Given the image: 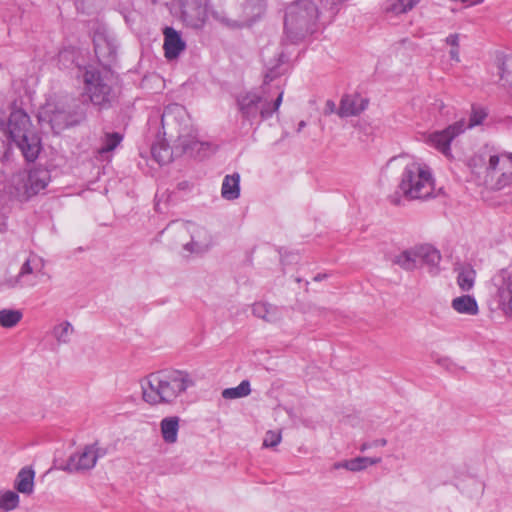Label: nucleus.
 Segmentation results:
<instances>
[{
    "label": "nucleus",
    "mask_w": 512,
    "mask_h": 512,
    "mask_svg": "<svg viewBox=\"0 0 512 512\" xmlns=\"http://www.w3.org/2000/svg\"><path fill=\"white\" fill-rule=\"evenodd\" d=\"M185 116V108L180 104H170L164 109L161 116L164 134H167L166 128L176 129L178 136L174 148H170L163 140L152 145V157L160 165L167 164L173 160V157H179L183 154L202 159L215 152V146L208 142L199 141L194 129L187 123H182Z\"/></svg>",
    "instance_id": "1"
},
{
    "label": "nucleus",
    "mask_w": 512,
    "mask_h": 512,
    "mask_svg": "<svg viewBox=\"0 0 512 512\" xmlns=\"http://www.w3.org/2000/svg\"><path fill=\"white\" fill-rule=\"evenodd\" d=\"M262 61L265 66L264 82L261 94L246 92L237 97V106L244 120L252 123L258 116L262 120L270 118L276 112L283 100V90L275 87L276 98L272 100L267 91V85L287 70V58L283 51L267 46L262 50Z\"/></svg>",
    "instance_id": "2"
},
{
    "label": "nucleus",
    "mask_w": 512,
    "mask_h": 512,
    "mask_svg": "<svg viewBox=\"0 0 512 512\" xmlns=\"http://www.w3.org/2000/svg\"><path fill=\"white\" fill-rule=\"evenodd\" d=\"M142 400L151 405H171L195 385L184 370L164 369L152 372L140 381Z\"/></svg>",
    "instance_id": "3"
},
{
    "label": "nucleus",
    "mask_w": 512,
    "mask_h": 512,
    "mask_svg": "<svg viewBox=\"0 0 512 512\" xmlns=\"http://www.w3.org/2000/svg\"><path fill=\"white\" fill-rule=\"evenodd\" d=\"M0 142L14 144L27 161H34L41 151L40 137L32 129L28 114L22 109H13L7 118L0 110Z\"/></svg>",
    "instance_id": "4"
},
{
    "label": "nucleus",
    "mask_w": 512,
    "mask_h": 512,
    "mask_svg": "<svg viewBox=\"0 0 512 512\" xmlns=\"http://www.w3.org/2000/svg\"><path fill=\"white\" fill-rule=\"evenodd\" d=\"M398 189L408 200L431 197L434 191L431 169L419 161L408 162L403 169Z\"/></svg>",
    "instance_id": "5"
},
{
    "label": "nucleus",
    "mask_w": 512,
    "mask_h": 512,
    "mask_svg": "<svg viewBox=\"0 0 512 512\" xmlns=\"http://www.w3.org/2000/svg\"><path fill=\"white\" fill-rule=\"evenodd\" d=\"M477 157L471 160L475 173L483 174L484 182L495 189L512 185V153H488L482 157L483 171H477Z\"/></svg>",
    "instance_id": "6"
},
{
    "label": "nucleus",
    "mask_w": 512,
    "mask_h": 512,
    "mask_svg": "<svg viewBox=\"0 0 512 512\" xmlns=\"http://www.w3.org/2000/svg\"><path fill=\"white\" fill-rule=\"evenodd\" d=\"M440 261L441 255L439 251L430 245H421L403 250L393 259L394 264L406 271H413L426 265L431 274L438 272Z\"/></svg>",
    "instance_id": "7"
},
{
    "label": "nucleus",
    "mask_w": 512,
    "mask_h": 512,
    "mask_svg": "<svg viewBox=\"0 0 512 512\" xmlns=\"http://www.w3.org/2000/svg\"><path fill=\"white\" fill-rule=\"evenodd\" d=\"M39 122L48 124L56 134L67 127L79 124L85 119V112L81 107L72 110L63 104H46L39 112Z\"/></svg>",
    "instance_id": "8"
},
{
    "label": "nucleus",
    "mask_w": 512,
    "mask_h": 512,
    "mask_svg": "<svg viewBox=\"0 0 512 512\" xmlns=\"http://www.w3.org/2000/svg\"><path fill=\"white\" fill-rule=\"evenodd\" d=\"M487 114L485 111L474 109L469 122L466 123L464 119H461L447 128L441 131H436L428 136L427 142L435 149L443 153L444 155H450V144L460 134H462L467 128L480 125L486 118Z\"/></svg>",
    "instance_id": "9"
},
{
    "label": "nucleus",
    "mask_w": 512,
    "mask_h": 512,
    "mask_svg": "<svg viewBox=\"0 0 512 512\" xmlns=\"http://www.w3.org/2000/svg\"><path fill=\"white\" fill-rule=\"evenodd\" d=\"M318 9L311 0H298L290 4L285 13L284 27L287 33L302 34L317 19Z\"/></svg>",
    "instance_id": "10"
},
{
    "label": "nucleus",
    "mask_w": 512,
    "mask_h": 512,
    "mask_svg": "<svg viewBox=\"0 0 512 512\" xmlns=\"http://www.w3.org/2000/svg\"><path fill=\"white\" fill-rule=\"evenodd\" d=\"M84 91L91 103L100 108H108L115 99V93L104 77L95 69H86L83 73Z\"/></svg>",
    "instance_id": "11"
},
{
    "label": "nucleus",
    "mask_w": 512,
    "mask_h": 512,
    "mask_svg": "<svg viewBox=\"0 0 512 512\" xmlns=\"http://www.w3.org/2000/svg\"><path fill=\"white\" fill-rule=\"evenodd\" d=\"M489 295L492 303L498 307L505 316L512 318V271L498 270L491 278Z\"/></svg>",
    "instance_id": "12"
},
{
    "label": "nucleus",
    "mask_w": 512,
    "mask_h": 512,
    "mask_svg": "<svg viewBox=\"0 0 512 512\" xmlns=\"http://www.w3.org/2000/svg\"><path fill=\"white\" fill-rule=\"evenodd\" d=\"M50 181L49 171L38 168L13 177L18 196L30 198L45 189Z\"/></svg>",
    "instance_id": "13"
},
{
    "label": "nucleus",
    "mask_w": 512,
    "mask_h": 512,
    "mask_svg": "<svg viewBox=\"0 0 512 512\" xmlns=\"http://www.w3.org/2000/svg\"><path fill=\"white\" fill-rule=\"evenodd\" d=\"M107 454V449L100 447L98 443L86 445L81 451L75 452L68 458L62 470L73 473L91 470L97 460Z\"/></svg>",
    "instance_id": "14"
},
{
    "label": "nucleus",
    "mask_w": 512,
    "mask_h": 512,
    "mask_svg": "<svg viewBox=\"0 0 512 512\" xmlns=\"http://www.w3.org/2000/svg\"><path fill=\"white\" fill-rule=\"evenodd\" d=\"M209 0H180L181 15L187 26L201 29L208 18Z\"/></svg>",
    "instance_id": "15"
},
{
    "label": "nucleus",
    "mask_w": 512,
    "mask_h": 512,
    "mask_svg": "<svg viewBox=\"0 0 512 512\" xmlns=\"http://www.w3.org/2000/svg\"><path fill=\"white\" fill-rule=\"evenodd\" d=\"M182 226L191 236L190 242L184 245V250L189 253L201 254L211 247L212 238L205 228L190 222L184 223Z\"/></svg>",
    "instance_id": "16"
},
{
    "label": "nucleus",
    "mask_w": 512,
    "mask_h": 512,
    "mask_svg": "<svg viewBox=\"0 0 512 512\" xmlns=\"http://www.w3.org/2000/svg\"><path fill=\"white\" fill-rule=\"evenodd\" d=\"M368 103L369 100L359 94H347L342 97L337 113L342 118L358 116L367 108Z\"/></svg>",
    "instance_id": "17"
},
{
    "label": "nucleus",
    "mask_w": 512,
    "mask_h": 512,
    "mask_svg": "<svg viewBox=\"0 0 512 512\" xmlns=\"http://www.w3.org/2000/svg\"><path fill=\"white\" fill-rule=\"evenodd\" d=\"M164 51L165 57L169 60L177 58L185 50L186 44L180 34L172 27L164 29Z\"/></svg>",
    "instance_id": "18"
},
{
    "label": "nucleus",
    "mask_w": 512,
    "mask_h": 512,
    "mask_svg": "<svg viewBox=\"0 0 512 512\" xmlns=\"http://www.w3.org/2000/svg\"><path fill=\"white\" fill-rule=\"evenodd\" d=\"M252 314L267 323H277L282 319V310L265 302L254 303Z\"/></svg>",
    "instance_id": "19"
},
{
    "label": "nucleus",
    "mask_w": 512,
    "mask_h": 512,
    "mask_svg": "<svg viewBox=\"0 0 512 512\" xmlns=\"http://www.w3.org/2000/svg\"><path fill=\"white\" fill-rule=\"evenodd\" d=\"M180 427V418L178 416H168L161 420L160 431L163 441L167 444H174L178 440V431Z\"/></svg>",
    "instance_id": "20"
},
{
    "label": "nucleus",
    "mask_w": 512,
    "mask_h": 512,
    "mask_svg": "<svg viewBox=\"0 0 512 512\" xmlns=\"http://www.w3.org/2000/svg\"><path fill=\"white\" fill-rule=\"evenodd\" d=\"M35 471L31 467H23L17 474L14 487L22 494L30 495L34 491Z\"/></svg>",
    "instance_id": "21"
},
{
    "label": "nucleus",
    "mask_w": 512,
    "mask_h": 512,
    "mask_svg": "<svg viewBox=\"0 0 512 512\" xmlns=\"http://www.w3.org/2000/svg\"><path fill=\"white\" fill-rule=\"evenodd\" d=\"M451 307L459 314L475 316L479 312L476 299L471 295L456 297L451 302Z\"/></svg>",
    "instance_id": "22"
},
{
    "label": "nucleus",
    "mask_w": 512,
    "mask_h": 512,
    "mask_svg": "<svg viewBox=\"0 0 512 512\" xmlns=\"http://www.w3.org/2000/svg\"><path fill=\"white\" fill-rule=\"evenodd\" d=\"M221 195L226 200H235L240 195V175H226L221 188Z\"/></svg>",
    "instance_id": "23"
},
{
    "label": "nucleus",
    "mask_w": 512,
    "mask_h": 512,
    "mask_svg": "<svg viewBox=\"0 0 512 512\" xmlns=\"http://www.w3.org/2000/svg\"><path fill=\"white\" fill-rule=\"evenodd\" d=\"M123 135L119 132H105L100 139V146L97 148V155L102 157L104 154L112 152L122 142Z\"/></svg>",
    "instance_id": "24"
},
{
    "label": "nucleus",
    "mask_w": 512,
    "mask_h": 512,
    "mask_svg": "<svg viewBox=\"0 0 512 512\" xmlns=\"http://www.w3.org/2000/svg\"><path fill=\"white\" fill-rule=\"evenodd\" d=\"M457 284L459 288L468 292L474 287L476 271L470 265H463L458 268Z\"/></svg>",
    "instance_id": "25"
},
{
    "label": "nucleus",
    "mask_w": 512,
    "mask_h": 512,
    "mask_svg": "<svg viewBox=\"0 0 512 512\" xmlns=\"http://www.w3.org/2000/svg\"><path fill=\"white\" fill-rule=\"evenodd\" d=\"M44 268L43 260L37 255H31L21 265L18 274L15 277L25 278L33 274H41Z\"/></svg>",
    "instance_id": "26"
},
{
    "label": "nucleus",
    "mask_w": 512,
    "mask_h": 512,
    "mask_svg": "<svg viewBox=\"0 0 512 512\" xmlns=\"http://www.w3.org/2000/svg\"><path fill=\"white\" fill-rule=\"evenodd\" d=\"M419 0H387L384 6L386 14L399 15L413 9Z\"/></svg>",
    "instance_id": "27"
},
{
    "label": "nucleus",
    "mask_w": 512,
    "mask_h": 512,
    "mask_svg": "<svg viewBox=\"0 0 512 512\" xmlns=\"http://www.w3.org/2000/svg\"><path fill=\"white\" fill-rule=\"evenodd\" d=\"M74 334V327L69 321H62L52 329V336L59 345L68 344Z\"/></svg>",
    "instance_id": "28"
},
{
    "label": "nucleus",
    "mask_w": 512,
    "mask_h": 512,
    "mask_svg": "<svg viewBox=\"0 0 512 512\" xmlns=\"http://www.w3.org/2000/svg\"><path fill=\"white\" fill-rule=\"evenodd\" d=\"M38 276L39 274H33L31 276H26L25 278L9 277L5 279L3 285L10 289L31 288L37 285Z\"/></svg>",
    "instance_id": "29"
},
{
    "label": "nucleus",
    "mask_w": 512,
    "mask_h": 512,
    "mask_svg": "<svg viewBox=\"0 0 512 512\" xmlns=\"http://www.w3.org/2000/svg\"><path fill=\"white\" fill-rule=\"evenodd\" d=\"M251 393L250 382L243 380L238 386L232 388H226L222 391V397L224 399H238L248 396Z\"/></svg>",
    "instance_id": "30"
},
{
    "label": "nucleus",
    "mask_w": 512,
    "mask_h": 512,
    "mask_svg": "<svg viewBox=\"0 0 512 512\" xmlns=\"http://www.w3.org/2000/svg\"><path fill=\"white\" fill-rule=\"evenodd\" d=\"M23 314L20 310L2 309L0 310V325L4 328L16 326L22 319Z\"/></svg>",
    "instance_id": "31"
},
{
    "label": "nucleus",
    "mask_w": 512,
    "mask_h": 512,
    "mask_svg": "<svg viewBox=\"0 0 512 512\" xmlns=\"http://www.w3.org/2000/svg\"><path fill=\"white\" fill-rule=\"evenodd\" d=\"M381 462V458L371 457H356L349 460V471L358 472L362 471L368 466L375 465Z\"/></svg>",
    "instance_id": "32"
},
{
    "label": "nucleus",
    "mask_w": 512,
    "mask_h": 512,
    "mask_svg": "<svg viewBox=\"0 0 512 512\" xmlns=\"http://www.w3.org/2000/svg\"><path fill=\"white\" fill-rule=\"evenodd\" d=\"M19 505V495L14 491H6L0 494V510L11 511Z\"/></svg>",
    "instance_id": "33"
},
{
    "label": "nucleus",
    "mask_w": 512,
    "mask_h": 512,
    "mask_svg": "<svg viewBox=\"0 0 512 512\" xmlns=\"http://www.w3.org/2000/svg\"><path fill=\"white\" fill-rule=\"evenodd\" d=\"M281 441V434L280 432L275 431H268L265 434L264 440H263V446L266 448L269 447H275L277 446Z\"/></svg>",
    "instance_id": "34"
},
{
    "label": "nucleus",
    "mask_w": 512,
    "mask_h": 512,
    "mask_svg": "<svg viewBox=\"0 0 512 512\" xmlns=\"http://www.w3.org/2000/svg\"><path fill=\"white\" fill-rule=\"evenodd\" d=\"M211 15L215 20H217L218 22H220L226 26H229V27L235 26V21L228 19L225 16L224 12H222V11L213 10V11H211Z\"/></svg>",
    "instance_id": "35"
},
{
    "label": "nucleus",
    "mask_w": 512,
    "mask_h": 512,
    "mask_svg": "<svg viewBox=\"0 0 512 512\" xmlns=\"http://www.w3.org/2000/svg\"><path fill=\"white\" fill-rule=\"evenodd\" d=\"M58 59H59V63L63 64L64 66H66L65 62H67V61L74 62V51L64 49L59 52Z\"/></svg>",
    "instance_id": "36"
},
{
    "label": "nucleus",
    "mask_w": 512,
    "mask_h": 512,
    "mask_svg": "<svg viewBox=\"0 0 512 512\" xmlns=\"http://www.w3.org/2000/svg\"><path fill=\"white\" fill-rule=\"evenodd\" d=\"M497 68H498V75H499V80L500 81H504L505 78H512V73H510L507 70L506 64H505L504 61L499 60Z\"/></svg>",
    "instance_id": "37"
},
{
    "label": "nucleus",
    "mask_w": 512,
    "mask_h": 512,
    "mask_svg": "<svg viewBox=\"0 0 512 512\" xmlns=\"http://www.w3.org/2000/svg\"><path fill=\"white\" fill-rule=\"evenodd\" d=\"M446 43L450 46H452V48L454 47H458L459 46V34H450L447 38H446Z\"/></svg>",
    "instance_id": "38"
},
{
    "label": "nucleus",
    "mask_w": 512,
    "mask_h": 512,
    "mask_svg": "<svg viewBox=\"0 0 512 512\" xmlns=\"http://www.w3.org/2000/svg\"><path fill=\"white\" fill-rule=\"evenodd\" d=\"M333 469H335V470L346 469V470L349 471V460H344V461H341V462L334 463Z\"/></svg>",
    "instance_id": "39"
},
{
    "label": "nucleus",
    "mask_w": 512,
    "mask_h": 512,
    "mask_svg": "<svg viewBox=\"0 0 512 512\" xmlns=\"http://www.w3.org/2000/svg\"><path fill=\"white\" fill-rule=\"evenodd\" d=\"M335 109H336L335 103L333 101H331V100H328L326 102L325 114L334 113Z\"/></svg>",
    "instance_id": "40"
},
{
    "label": "nucleus",
    "mask_w": 512,
    "mask_h": 512,
    "mask_svg": "<svg viewBox=\"0 0 512 512\" xmlns=\"http://www.w3.org/2000/svg\"><path fill=\"white\" fill-rule=\"evenodd\" d=\"M389 199H390V202L394 205H400V203H401V196H400L399 192H396L394 195H391L389 197Z\"/></svg>",
    "instance_id": "41"
},
{
    "label": "nucleus",
    "mask_w": 512,
    "mask_h": 512,
    "mask_svg": "<svg viewBox=\"0 0 512 512\" xmlns=\"http://www.w3.org/2000/svg\"><path fill=\"white\" fill-rule=\"evenodd\" d=\"M450 57L451 59L455 60L456 62H459L460 59H459V50H458V47H454L450 50Z\"/></svg>",
    "instance_id": "42"
},
{
    "label": "nucleus",
    "mask_w": 512,
    "mask_h": 512,
    "mask_svg": "<svg viewBox=\"0 0 512 512\" xmlns=\"http://www.w3.org/2000/svg\"><path fill=\"white\" fill-rule=\"evenodd\" d=\"M387 444V440L385 438L377 439L372 442V446H385Z\"/></svg>",
    "instance_id": "43"
},
{
    "label": "nucleus",
    "mask_w": 512,
    "mask_h": 512,
    "mask_svg": "<svg viewBox=\"0 0 512 512\" xmlns=\"http://www.w3.org/2000/svg\"><path fill=\"white\" fill-rule=\"evenodd\" d=\"M7 230V224L4 219H0V232L3 233Z\"/></svg>",
    "instance_id": "44"
},
{
    "label": "nucleus",
    "mask_w": 512,
    "mask_h": 512,
    "mask_svg": "<svg viewBox=\"0 0 512 512\" xmlns=\"http://www.w3.org/2000/svg\"><path fill=\"white\" fill-rule=\"evenodd\" d=\"M372 447V443H363L361 446H360V451L364 452L366 451L367 449L371 448Z\"/></svg>",
    "instance_id": "45"
},
{
    "label": "nucleus",
    "mask_w": 512,
    "mask_h": 512,
    "mask_svg": "<svg viewBox=\"0 0 512 512\" xmlns=\"http://www.w3.org/2000/svg\"><path fill=\"white\" fill-rule=\"evenodd\" d=\"M304 127H306V122L302 120L298 123L297 132H301Z\"/></svg>",
    "instance_id": "46"
},
{
    "label": "nucleus",
    "mask_w": 512,
    "mask_h": 512,
    "mask_svg": "<svg viewBox=\"0 0 512 512\" xmlns=\"http://www.w3.org/2000/svg\"><path fill=\"white\" fill-rule=\"evenodd\" d=\"M326 277V275H322V274H318L314 277V280L315 281H321L322 279H324Z\"/></svg>",
    "instance_id": "47"
},
{
    "label": "nucleus",
    "mask_w": 512,
    "mask_h": 512,
    "mask_svg": "<svg viewBox=\"0 0 512 512\" xmlns=\"http://www.w3.org/2000/svg\"><path fill=\"white\" fill-rule=\"evenodd\" d=\"M95 52L98 54L100 52V46L99 44L95 43Z\"/></svg>",
    "instance_id": "48"
}]
</instances>
